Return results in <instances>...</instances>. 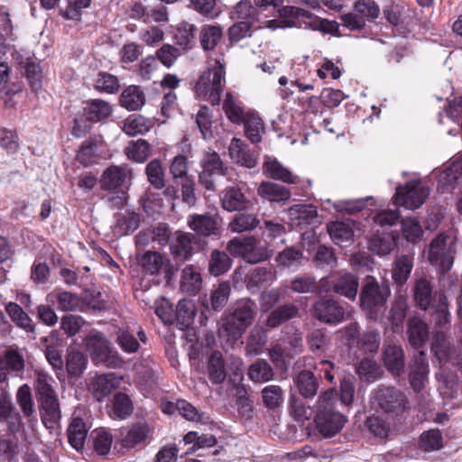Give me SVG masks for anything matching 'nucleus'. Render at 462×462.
Instances as JSON below:
<instances>
[{"label": "nucleus", "mask_w": 462, "mask_h": 462, "mask_svg": "<svg viewBox=\"0 0 462 462\" xmlns=\"http://www.w3.org/2000/svg\"><path fill=\"white\" fill-rule=\"evenodd\" d=\"M257 311V305L250 299L237 300L226 312L220 333L228 340L237 341L253 323Z\"/></svg>", "instance_id": "nucleus-1"}, {"label": "nucleus", "mask_w": 462, "mask_h": 462, "mask_svg": "<svg viewBox=\"0 0 462 462\" xmlns=\"http://www.w3.org/2000/svg\"><path fill=\"white\" fill-rule=\"evenodd\" d=\"M370 405L376 413L389 420H396L407 410L408 402L402 391L394 387L379 385L370 395Z\"/></svg>", "instance_id": "nucleus-2"}, {"label": "nucleus", "mask_w": 462, "mask_h": 462, "mask_svg": "<svg viewBox=\"0 0 462 462\" xmlns=\"http://www.w3.org/2000/svg\"><path fill=\"white\" fill-rule=\"evenodd\" d=\"M457 239L448 233H439L427 247V259L442 273L448 272L454 263Z\"/></svg>", "instance_id": "nucleus-3"}, {"label": "nucleus", "mask_w": 462, "mask_h": 462, "mask_svg": "<svg viewBox=\"0 0 462 462\" xmlns=\"http://www.w3.org/2000/svg\"><path fill=\"white\" fill-rule=\"evenodd\" d=\"M226 85L225 63L219 60L208 69L199 79L195 91L199 97L216 106L220 102L221 94Z\"/></svg>", "instance_id": "nucleus-4"}, {"label": "nucleus", "mask_w": 462, "mask_h": 462, "mask_svg": "<svg viewBox=\"0 0 462 462\" xmlns=\"http://www.w3.org/2000/svg\"><path fill=\"white\" fill-rule=\"evenodd\" d=\"M83 343L95 364H102L111 368L122 365V359L112 350L110 341L103 333L93 330L85 337Z\"/></svg>", "instance_id": "nucleus-5"}, {"label": "nucleus", "mask_w": 462, "mask_h": 462, "mask_svg": "<svg viewBox=\"0 0 462 462\" xmlns=\"http://www.w3.org/2000/svg\"><path fill=\"white\" fill-rule=\"evenodd\" d=\"M358 287V278L355 274L350 273H335L319 281V293H328L333 291L337 294L354 300L356 297Z\"/></svg>", "instance_id": "nucleus-6"}, {"label": "nucleus", "mask_w": 462, "mask_h": 462, "mask_svg": "<svg viewBox=\"0 0 462 462\" xmlns=\"http://www.w3.org/2000/svg\"><path fill=\"white\" fill-rule=\"evenodd\" d=\"M227 250L236 255L241 256L248 263H257L269 259L273 251L266 246L258 245L254 237L244 239L234 238L226 246Z\"/></svg>", "instance_id": "nucleus-7"}, {"label": "nucleus", "mask_w": 462, "mask_h": 462, "mask_svg": "<svg viewBox=\"0 0 462 462\" xmlns=\"http://www.w3.org/2000/svg\"><path fill=\"white\" fill-rule=\"evenodd\" d=\"M429 193V189L423 186L420 181H411L405 186L397 188L393 204L402 206L406 209L414 210L423 205Z\"/></svg>", "instance_id": "nucleus-8"}, {"label": "nucleus", "mask_w": 462, "mask_h": 462, "mask_svg": "<svg viewBox=\"0 0 462 462\" xmlns=\"http://www.w3.org/2000/svg\"><path fill=\"white\" fill-rule=\"evenodd\" d=\"M202 171L199 174V181L206 189L214 191L217 189V178L225 176L227 169L216 152L205 153L200 162Z\"/></svg>", "instance_id": "nucleus-9"}, {"label": "nucleus", "mask_w": 462, "mask_h": 462, "mask_svg": "<svg viewBox=\"0 0 462 462\" xmlns=\"http://www.w3.org/2000/svg\"><path fill=\"white\" fill-rule=\"evenodd\" d=\"M389 294L388 287L381 286L375 279L368 277L360 293L361 308L373 312L385 303Z\"/></svg>", "instance_id": "nucleus-10"}, {"label": "nucleus", "mask_w": 462, "mask_h": 462, "mask_svg": "<svg viewBox=\"0 0 462 462\" xmlns=\"http://www.w3.org/2000/svg\"><path fill=\"white\" fill-rule=\"evenodd\" d=\"M315 422L319 432L326 438L337 434L346 422V418L332 410L320 411L316 415Z\"/></svg>", "instance_id": "nucleus-11"}, {"label": "nucleus", "mask_w": 462, "mask_h": 462, "mask_svg": "<svg viewBox=\"0 0 462 462\" xmlns=\"http://www.w3.org/2000/svg\"><path fill=\"white\" fill-rule=\"evenodd\" d=\"M263 174L269 179L286 184H297L300 178L274 157H266L263 163Z\"/></svg>", "instance_id": "nucleus-12"}, {"label": "nucleus", "mask_w": 462, "mask_h": 462, "mask_svg": "<svg viewBox=\"0 0 462 462\" xmlns=\"http://www.w3.org/2000/svg\"><path fill=\"white\" fill-rule=\"evenodd\" d=\"M316 319L325 323H338L344 319V309L332 299L320 300L313 305Z\"/></svg>", "instance_id": "nucleus-13"}, {"label": "nucleus", "mask_w": 462, "mask_h": 462, "mask_svg": "<svg viewBox=\"0 0 462 462\" xmlns=\"http://www.w3.org/2000/svg\"><path fill=\"white\" fill-rule=\"evenodd\" d=\"M429 364L426 355L423 351H420L413 356L410 371V383L415 392H420L428 379Z\"/></svg>", "instance_id": "nucleus-14"}, {"label": "nucleus", "mask_w": 462, "mask_h": 462, "mask_svg": "<svg viewBox=\"0 0 462 462\" xmlns=\"http://www.w3.org/2000/svg\"><path fill=\"white\" fill-rule=\"evenodd\" d=\"M228 152L234 162L248 169L254 168L257 164V157L254 152L239 138H232L228 147Z\"/></svg>", "instance_id": "nucleus-15"}, {"label": "nucleus", "mask_w": 462, "mask_h": 462, "mask_svg": "<svg viewBox=\"0 0 462 462\" xmlns=\"http://www.w3.org/2000/svg\"><path fill=\"white\" fill-rule=\"evenodd\" d=\"M257 194L263 199L282 205L286 204L291 197L288 188L268 180L261 182L257 188Z\"/></svg>", "instance_id": "nucleus-16"}, {"label": "nucleus", "mask_w": 462, "mask_h": 462, "mask_svg": "<svg viewBox=\"0 0 462 462\" xmlns=\"http://www.w3.org/2000/svg\"><path fill=\"white\" fill-rule=\"evenodd\" d=\"M220 201L225 210L241 211L248 208L250 201L236 186L227 187L220 192Z\"/></svg>", "instance_id": "nucleus-17"}, {"label": "nucleus", "mask_w": 462, "mask_h": 462, "mask_svg": "<svg viewBox=\"0 0 462 462\" xmlns=\"http://www.w3.org/2000/svg\"><path fill=\"white\" fill-rule=\"evenodd\" d=\"M48 302L57 301V308L61 311H84L85 304L80 297L69 291H55L49 293L46 298Z\"/></svg>", "instance_id": "nucleus-18"}, {"label": "nucleus", "mask_w": 462, "mask_h": 462, "mask_svg": "<svg viewBox=\"0 0 462 462\" xmlns=\"http://www.w3.org/2000/svg\"><path fill=\"white\" fill-rule=\"evenodd\" d=\"M40 413L42 423L48 429H54L61 415L57 394L40 399Z\"/></svg>", "instance_id": "nucleus-19"}, {"label": "nucleus", "mask_w": 462, "mask_h": 462, "mask_svg": "<svg viewBox=\"0 0 462 462\" xmlns=\"http://www.w3.org/2000/svg\"><path fill=\"white\" fill-rule=\"evenodd\" d=\"M187 224L191 230L200 236H209L218 234L217 220L208 213L189 215Z\"/></svg>", "instance_id": "nucleus-20"}, {"label": "nucleus", "mask_w": 462, "mask_h": 462, "mask_svg": "<svg viewBox=\"0 0 462 462\" xmlns=\"http://www.w3.org/2000/svg\"><path fill=\"white\" fill-rule=\"evenodd\" d=\"M24 369V359L16 350H6L5 355H0V383L8 381L9 372L22 373Z\"/></svg>", "instance_id": "nucleus-21"}, {"label": "nucleus", "mask_w": 462, "mask_h": 462, "mask_svg": "<svg viewBox=\"0 0 462 462\" xmlns=\"http://www.w3.org/2000/svg\"><path fill=\"white\" fill-rule=\"evenodd\" d=\"M119 382L116 376L112 374H100L93 378L89 384V391L93 396L98 401H102L109 395L118 385Z\"/></svg>", "instance_id": "nucleus-22"}, {"label": "nucleus", "mask_w": 462, "mask_h": 462, "mask_svg": "<svg viewBox=\"0 0 462 462\" xmlns=\"http://www.w3.org/2000/svg\"><path fill=\"white\" fill-rule=\"evenodd\" d=\"M196 236L192 233H178L171 244V252L180 261L189 259L193 252Z\"/></svg>", "instance_id": "nucleus-23"}, {"label": "nucleus", "mask_w": 462, "mask_h": 462, "mask_svg": "<svg viewBox=\"0 0 462 462\" xmlns=\"http://www.w3.org/2000/svg\"><path fill=\"white\" fill-rule=\"evenodd\" d=\"M129 174L130 169L127 166H109L102 174L101 188L105 190L117 189L123 185Z\"/></svg>", "instance_id": "nucleus-24"}, {"label": "nucleus", "mask_w": 462, "mask_h": 462, "mask_svg": "<svg viewBox=\"0 0 462 462\" xmlns=\"http://www.w3.org/2000/svg\"><path fill=\"white\" fill-rule=\"evenodd\" d=\"M288 215L292 225L305 226L315 222L318 212L315 206L311 204H297L288 208Z\"/></svg>", "instance_id": "nucleus-25"}, {"label": "nucleus", "mask_w": 462, "mask_h": 462, "mask_svg": "<svg viewBox=\"0 0 462 462\" xmlns=\"http://www.w3.org/2000/svg\"><path fill=\"white\" fill-rule=\"evenodd\" d=\"M223 110L227 119L236 125H242L252 111H245L242 102L232 93L226 92L223 101Z\"/></svg>", "instance_id": "nucleus-26"}, {"label": "nucleus", "mask_w": 462, "mask_h": 462, "mask_svg": "<svg viewBox=\"0 0 462 462\" xmlns=\"http://www.w3.org/2000/svg\"><path fill=\"white\" fill-rule=\"evenodd\" d=\"M394 424L395 420H389V418L378 413L368 416L365 422L368 431L379 439H386Z\"/></svg>", "instance_id": "nucleus-27"}, {"label": "nucleus", "mask_w": 462, "mask_h": 462, "mask_svg": "<svg viewBox=\"0 0 462 462\" xmlns=\"http://www.w3.org/2000/svg\"><path fill=\"white\" fill-rule=\"evenodd\" d=\"M383 362L386 368L394 375H400L404 370V354L395 345H388L383 349Z\"/></svg>", "instance_id": "nucleus-28"}, {"label": "nucleus", "mask_w": 462, "mask_h": 462, "mask_svg": "<svg viewBox=\"0 0 462 462\" xmlns=\"http://www.w3.org/2000/svg\"><path fill=\"white\" fill-rule=\"evenodd\" d=\"M67 435L70 446L78 451L81 450L88 436L85 421L79 417L72 418L67 430Z\"/></svg>", "instance_id": "nucleus-29"}, {"label": "nucleus", "mask_w": 462, "mask_h": 462, "mask_svg": "<svg viewBox=\"0 0 462 462\" xmlns=\"http://www.w3.org/2000/svg\"><path fill=\"white\" fill-rule=\"evenodd\" d=\"M299 308L293 303H285L273 310L267 318L266 325L274 328L280 325L298 317Z\"/></svg>", "instance_id": "nucleus-30"}, {"label": "nucleus", "mask_w": 462, "mask_h": 462, "mask_svg": "<svg viewBox=\"0 0 462 462\" xmlns=\"http://www.w3.org/2000/svg\"><path fill=\"white\" fill-rule=\"evenodd\" d=\"M273 366L265 360L259 358L248 366L247 376L255 383H264L274 377Z\"/></svg>", "instance_id": "nucleus-31"}, {"label": "nucleus", "mask_w": 462, "mask_h": 462, "mask_svg": "<svg viewBox=\"0 0 462 462\" xmlns=\"http://www.w3.org/2000/svg\"><path fill=\"white\" fill-rule=\"evenodd\" d=\"M413 268V255L402 254L397 256L393 263L392 278L399 285L404 284Z\"/></svg>", "instance_id": "nucleus-32"}, {"label": "nucleus", "mask_w": 462, "mask_h": 462, "mask_svg": "<svg viewBox=\"0 0 462 462\" xmlns=\"http://www.w3.org/2000/svg\"><path fill=\"white\" fill-rule=\"evenodd\" d=\"M276 280V271L272 266H261L254 268L246 278L248 289H256L260 286L272 283Z\"/></svg>", "instance_id": "nucleus-33"}, {"label": "nucleus", "mask_w": 462, "mask_h": 462, "mask_svg": "<svg viewBox=\"0 0 462 462\" xmlns=\"http://www.w3.org/2000/svg\"><path fill=\"white\" fill-rule=\"evenodd\" d=\"M120 104L129 111L139 110L145 104V95L140 87L129 86L122 92Z\"/></svg>", "instance_id": "nucleus-34"}, {"label": "nucleus", "mask_w": 462, "mask_h": 462, "mask_svg": "<svg viewBox=\"0 0 462 462\" xmlns=\"http://www.w3.org/2000/svg\"><path fill=\"white\" fill-rule=\"evenodd\" d=\"M407 332L409 341L414 348L421 347L429 337L427 324L417 317L409 319Z\"/></svg>", "instance_id": "nucleus-35"}, {"label": "nucleus", "mask_w": 462, "mask_h": 462, "mask_svg": "<svg viewBox=\"0 0 462 462\" xmlns=\"http://www.w3.org/2000/svg\"><path fill=\"white\" fill-rule=\"evenodd\" d=\"M202 286V278L200 273L194 266H186L181 273L180 288L182 291L189 295L199 293Z\"/></svg>", "instance_id": "nucleus-36"}, {"label": "nucleus", "mask_w": 462, "mask_h": 462, "mask_svg": "<svg viewBox=\"0 0 462 462\" xmlns=\"http://www.w3.org/2000/svg\"><path fill=\"white\" fill-rule=\"evenodd\" d=\"M295 383L300 395L304 398H313L319 389V380L310 370L301 371L295 378Z\"/></svg>", "instance_id": "nucleus-37"}, {"label": "nucleus", "mask_w": 462, "mask_h": 462, "mask_svg": "<svg viewBox=\"0 0 462 462\" xmlns=\"http://www.w3.org/2000/svg\"><path fill=\"white\" fill-rule=\"evenodd\" d=\"M0 420L7 421L11 431H17L21 424V416L8 395L0 399Z\"/></svg>", "instance_id": "nucleus-38"}, {"label": "nucleus", "mask_w": 462, "mask_h": 462, "mask_svg": "<svg viewBox=\"0 0 462 462\" xmlns=\"http://www.w3.org/2000/svg\"><path fill=\"white\" fill-rule=\"evenodd\" d=\"M398 236L393 234L373 236L368 244L369 250L379 256L388 255L396 246Z\"/></svg>", "instance_id": "nucleus-39"}, {"label": "nucleus", "mask_w": 462, "mask_h": 462, "mask_svg": "<svg viewBox=\"0 0 462 462\" xmlns=\"http://www.w3.org/2000/svg\"><path fill=\"white\" fill-rule=\"evenodd\" d=\"M245 125V136L253 143H258L262 141V134L264 132L263 119L254 112L249 113L242 123Z\"/></svg>", "instance_id": "nucleus-40"}, {"label": "nucleus", "mask_w": 462, "mask_h": 462, "mask_svg": "<svg viewBox=\"0 0 462 462\" xmlns=\"http://www.w3.org/2000/svg\"><path fill=\"white\" fill-rule=\"evenodd\" d=\"M208 373L209 380L215 384L222 383L226 380V371L220 352L214 351L211 353L208 364Z\"/></svg>", "instance_id": "nucleus-41"}, {"label": "nucleus", "mask_w": 462, "mask_h": 462, "mask_svg": "<svg viewBox=\"0 0 462 462\" xmlns=\"http://www.w3.org/2000/svg\"><path fill=\"white\" fill-rule=\"evenodd\" d=\"M401 231L402 237L409 243L416 244L423 236V229L416 217H404L401 220Z\"/></svg>", "instance_id": "nucleus-42"}, {"label": "nucleus", "mask_w": 462, "mask_h": 462, "mask_svg": "<svg viewBox=\"0 0 462 462\" xmlns=\"http://www.w3.org/2000/svg\"><path fill=\"white\" fill-rule=\"evenodd\" d=\"M413 292L417 305L424 310H427L432 298V285L430 282L426 277L419 278L415 282Z\"/></svg>", "instance_id": "nucleus-43"}, {"label": "nucleus", "mask_w": 462, "mask_h": 462, "mask_svg": "<svg viewBox=\"0 0 462 462\" xmlns=\"http://www.w3.org/2000/svg\"><path fill=\"white\" fill-rule=\"evenodd\" d=\"M89 439L97 454L104 456L110 451L113 435L107 430L104 428L96 429L90 433Z\"/></svg>", "instance_id": "nucleus-44"}, {"label": "nucleus", "mask_w": 462, "mask_h": 462, "mask_svg": "<svg viewBox=\"0 0 462 462\" xmlns=\"http://www.w3.org/2000/svg\"><path fill=\"white\" fill-rule=\"evenodd\" d=\"M264 406L269 410H278L282 406L284 393L281 386L271 384L263 387L261 391Z\"/></svg>", "instance_id": "nucleus-45"}, {"label": "nucleus", "mask_w": 462, "mask_h": 462, "mask_svg": "<svg viewBox=\"0 0 462 462\" xmlns=\"http://www.w3.org/2000/svg\"><path fill=\"white\" fill-rule=\"evenodd\" d=\"M267 342L266 333L261 328H254L248 337L245 354L251 356H256L263 352Z\"/></svg>", "instance_id": "nucleus-46"}, {"label": "nucleus", "mask_w": 462, "mask_h": 462, "mask_svg": "<svg viewBox=\"0 0 462 462\" xmlns=\"http://www.w3.org/2000/svg\"><path fill=\"white\" fill-rule=\"evenodd\" d=\"M88 357L79 350L69 349L66 356V368L71 376H79L87 368Z\"/></svg>", "instance_id": "nucleus-47"}, {"label": "nucleus", "mask_w": 462, "mask_h": 462, "mask_svg": "<svg viewBox=\"0 0 462 462\" xmlns=\"http://www.w3.org/2000/svg\"><path fill=\"white\" fill-rule=\"evenodd\" d=\"M175 320L181 329L188 328L193 321L196 315V307L193 300H180L175 310Z\"/></svg>", "instance_id": "nucleus-48"}, {"label": "nucleus", "mask_w": 462, "mask_h": 462, "mask_svg": "<svg viewBox=\"0 0 462 462\" xmlns=\"http://www.w3.org/2000/svg\"><path fill=\"white\" fill-rule=\"evenodd\" d=\"M232 264L229 255L219 250H213L210 254L208 271L214 276L221 275L226 273Z\"/></svg>", "instance_id": "nucleus-49"}, {"label": "nucleus", "mask_w": 462, "mask_h": 462, "mask_svg": "<svg viewBox=\"0 0 462 462\" xmlns=\"http://www.w3.org/2000/svg\"><path fill=\"white\" fill-rule=\"evenodd\" d=\"M141 223L140 215L135 212H126L117 217L115 232L120 236H125L135 231Z\"/></svg>", "instance_id": "nucleus-50"}, {"label": "nucleus", "mask_w": 462, "mask_h": 462, "mask_svg": "<svg viewBox=\"0 0 462 462\" xmlns=\"http://www.w3.org/2000/svg\"><path fill=\"white\" fill-rule=\"evenodd\" d=\"M150 429L146 423H137L127 431L122 439V444L126 448H134L136 445L145 441Z\"/></svg>", "instance_id": "nucleus-51"}, {"label": "nucleus", "mask_w": 462, "mask_h": 462, "mask_svg": "<svg viewBox=\"0 0 462 462\" xmlns=\"http://www.w3.org/2000/svg\"><path fill=\"white\" fill-rule=\"evenodd\" d=\"M328 232L336 244L349 241L354 236V231L349 222L336 221L328 225Z\"/></svg>", "instance_id": "nucleus-52"}, {"label": "nucleus", "mask_w": 462, "mask_h": 462, "mask_svg": "<svg viewBox=\"0 0 462 462\" xmlns=\"http://www.w3.org/2000/svg\"><path fill=\"white\" fill-rule=\"evenodd\" d=\"M419 447L426 452L439 450L443 447L442 433L437 429L422 432L420 436Z\"/></svg>", "instance_id": "nucleus-53"}, {"label": "nucleus", "mask_w": 462, "mask_h": 462, "mask_svg": "<svg viewBox=\"0 0 462 462\" xmlns=\"http://www.w3.org/2000/svg\"><path fill=\"white\" fill-rule=\"evenodd\" d=\"M222 28L216 25L206 24L202 26L199 33L200 44L205 51L213 50L220 42Z\"/></svg>", "instance_id": "nucleus-54"}, {"label": "nucleus", "mask_w": 462, "mask_h": 462, "mask_svg": "<svg viewBox=\"0 0 462 462\" xmlns=\"http://www.w3.org/2000/svg\"><path fill=\"white\" fill-rule=\"evenodd\" d=\"M151 122L141 115H134L125 121L123 130L128 135L144 134L151 129Z\"/></svg>", "instance_id": "nucleus-55"}, {"label": "nucleus", "mask_w": 462, "mask_h": 462, "mask_svg": "<svg viewBox=\"0 0 462 462\" xmlns=\"http://www.w3.org/2000/svg\"><path fill=\"white\" fill-rule=\"evenodd\" d=\"M111 112V106L107 102L100 99L92 100L85 108L86 117L91 122L101 121L109 116Z\"/></svg>", "instance_id": "nucleus-56"}, {"label": "nucleus", "mask_w": 462, "mask_h": 462, "mask_svg": "<svg viewBox=\"0 0 462 462\" xmlns=\"http://www.w3.org/2000/svg\"><path fill=\"white\" fill-rule=\"evenodd\" d=\"M145 173L149 183L156 189L165 187L164 170L159 160H152L145 168Z\"/></svg>", "instance_id": "nucleus-57"}, {"label": "nucleus", "mask_w": 462, "mask_h": 462, "mask_svg": "<svg viewBox=\"0 0 462 462\" xmlns=\"http://www.w3.org/2000/svg\"><path fill=\"white\" fill-rule=\"evenodd\" d=\"M197 27L188 22L180 23L176 29L174 39L176 43L184 48L189 49L194 42Z\"/></svg>", "instance_id": "nucleus-58"}, {"label": "nucleus", "mask_w": 462, "mask_h": 462, "mask_svg": "<svg viewBox=\"0 0 462 462\" xmlns=\"http://www.w3.org/2000/svg\"><path fill=\"white\" fill-rule=\"evenodd\" d=\"M259 224V220L253 214H237L229 223V229L234 233H243L253 230Z\"/></svg>", "instance_id": "nucleus-59"}, {"label": "nucleus", "mask_w": 462, "mask_h": 462, "mask_svg": "<svg viewBox=\"0 0 462 462\" xmlns=\"http://www.w3.org/2000/svg\"><path fill=\"white\" fill-rule=\"evenodd\" d=\"M139 263L150 274H156L164 265L165 259L157 252L147 251L139 258Z\"/></svg>", "instance_id": "nucleus-60"}, {"label": "nucleus", "mask_w": 462, "mask_h": 462, "mask_svg": "<svg viewBox=\"0 0 462 462\" xmlns=\"http://www.w3.org/2000/svg\"><path fill=\"white\" fill-rule=\"evenodd\" d=\"M5 310L11 319L20 328H23L26 330L32 329V319L24 312L21 306H19L15 302H9L5 306Z\"/></svg>", "instance_id": "nucleus-61"}, {"label": "nucleus", "mask_w": 462, "mask_h": 462, "mask_svg": "<svg viewBox=\"0 0 462 462\" xmlns=\"http://www.w3.org/2000/svg\"><path fill=\"white\" fill-rule=\"evenodd\" d=\"M150 154V144L143 139L130 143L126 148L127 157L137 162H144Z\"/></svg>", "instance_id": "nucleus-62"}, {"label": "nucleus", "mask_w": 462, "mask_h": 462, "mask_svg": "<svg viewBox=\"0 0 462 462\" xmlns=\"http://www.w3.org/2000/svg\"><path fill=\"white\" fill-rule=\"evenodd\" d=\"M25 74L30 83L31 88L34 93L42 89V69L40 64L32 60H28L25 63Z\"/></svg>", "instance_id": "nucleus-63"}, {"label": "nucleus", "mask_w": 462, "mask_h": 462, "mask_svg": "<svg viewBox=\"0 0 462 462\" xmlns=\"http://www.w3.org/2000/svg\"><path fill=\"white\" fill-rule=\"evenodd\" d=\"M319 286L312 276H296L290 282V289L300 294L313 292L316 289L319 290Z\"/></svg>", "instance_id": "nucleus-64"}]
</instances>
